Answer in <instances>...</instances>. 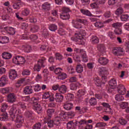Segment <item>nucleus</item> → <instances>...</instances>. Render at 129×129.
I'll list each match as a JSON object with an SVG mask.
<instances>
[{"instance_id":"53","label":"nucleus","mask_w":129,"mask_h":129,"mask_svg":"<svg viewBox=\"0 0 129 129\" xmlns=\"http://www.w3.org/2000/svg\"><path fill=\"white\" fill-rule=\"evenodd\" d=\"M60 120H61V119L59 118V116L55 117V118L53 121V124H55V125H58L60 124Z\"/></svg>"},{"instance_id":"33","label":"nucleus","mask_w":129,"mask_h":129,"mask_svg":"<svg viewBox=\"0 0 129 129\" xmlns=\"http://www.w3.org/2000/svg\"><path fill=\"white\" fill-rule=\"evenodd\" d=\"M22 47L26 53H30L32 51V47L30 45H24L22 46Z\"/></svg>"},{"instance_id":"22","label":"nucleus","mask_w":129,"mask_h":129,"mask_svg":"<svg viewBox=\"0 0 129 129\" xmlns=\"http://www.w3.org/2000/svg\"><path fill=\"white\" fill-rule=\"evenodd\" d=\"M32 108L34 109V110L37 111L38 114L42 113V107L40 104L33 105Z\"/></svg>"},{"instance_id":"43","label":"nucleus","mask_w":129,"mask_h":129,"mask_svg":"<svg viewBox=\"0 0 129 129\" xmlns=\"http://www.w3.org/2000/svg\"><path fill=\"white\" fill-rule=\"evenodd\" d=\"M81 55H82V57L83 58V62H87L88 61V59H87V56L86 55V53H85V51H82L81 53Z\"/></svg>"},{"instance_id":"50","label":"nucleus","mask_w":129,"mask_h":129,"mask_svg":"<svg viewBox=\"0 0 129 129\" xmlns=\"http://www.w3.org/2000/svg\"><path fill=\"white\" fill-rule=\"evenodd\" d=\"M30 100H31V101H32V103H33V106H34V105H39V103H38L39 102V100H38V99L33 97L31 98Z\"/></svg>"},{"instance_id":"11","label":"nucleus","mask_w":129,"mask_h":129,"mask_svg":"<svg viewBox=\"0 0 129 129\" xmlns=\"http://www.w3.org/2000/svg\"><path fill=\"white\" fill-rule=\"evenodd\" d=\"M117 91L119 94L124 95L125 94V87L122 85H119L117 87Z\"/></svg>"},{"instance_id":"32","label":"nucleus","mask_w":129,"mask_h":129,"mask_svg":"<svg viewBox=\"0 0 129 129\" xmlns=\"http://www.w3.org/2000/svg\"><path fill=\"white\" fill-rule=\"evenodd\" d=\"M16 119L15 120L16 122L18 123H24V118L22 115H19V114L16 115Z\"/></svg>"},{"instance_id":"25","label":"nucleus","mask_w":129,"mask_h":129,"mask_svg":"<svg viewBox=\"0 0 129 129\" xmlns=\"http://www.w3.org/2000/svg\"><path fill=\"white\" fill-rule=\"evenodd\" d=\"M2 57L4 59L8 60L12 58V54L8 52H4L2 54Z\"/></svg>"},{"instance_id":"45","label":"nucleus","mask_w":129,"mask_h":129,"mask_svg":"<svg viewBox=\"0 0 129 129\" xmlns=\"http://www.w3.org/2000/svg\"><path fill=\"white\" fill-rule=\"evenodd\" d=\"M66 112H64V111H61L59 113V116H58L59 118H60V119H63L66 118Z\"/></svg>"},{"instance_id":"42","label":"nucleus","mask_w":129,"mask_h":129,"mask_svg":"<svg viewBox=\"0 0 129 129\" xmlns=\"http://www.w3.org/2000/svg\"><path fill=\"white\" fill-rule=\"evenodd\" d=\"M42 36L44 37V38H47L49 37V31L47 29H44L42 32Z\"/></svg>"},{"instance_id":"15","label":"nucleus","mask_w":129,"mask_h":129,"mask_svg":"<svg viewBox=\"0 0 129 129\" xmlns=\"http://www.w3.org/2000/svg\"><path fill=\"white\" fill-rule=\"evenodd\" d=\"M68 89V87H67V86L66 85H61L59 87L58 91L60 92V93H62V94H64L67 92Z\"/></svg>"},{"instance_id":"49","label":"nucleus","mask_w":129,"mask_h":129,"mask_svg":"<svg viewBox=\"0 0 129 129\" xmlns=\"http://www.w3.org/2000/svg\"><path fill=\"white\" fill-rule=\"evenodd\" d=\"M66 115L68 116L70 118H72L75 116V112L73 111H71L68 112H66Z\"/></svg>"},{"instance_id":"18","label":"nucleus","mask_w":129,"mask_h":129,"mask_svg":"<svg viewBox=\"0 0 129 129\" xmlns=\"http://www.w3.org/2000/svg\"><path fill=\"white\" fill-rule=\"evenodd\" d=\"M19 112H20V110L17 109V107L16 106H13L9 111L10 114H16L18 115L19 114Z\"/></svg>"},{"instance_id":"61","label":"nucleus","mask_w":129,"mask_h":129,"mask_svg":"<svg viewBox=\"0 0 129 129\" xmlns=\"http://www.w3.org/2000/svg\"><path fill=\"white\" fill-rule=\"evenodd\" d=\"M55 57L56 60H59V61H61L63 59V55L59 53L55 54Z\"/></svg>"},{"instance_id":"52","label":"nucleus","mask_w":129,"mask_h":129,"mask_svg":"<svg viewBox=\"0 0 129 129\" xmlns=\"http://www.w3.org/2000/svg\"><path fill=\"white\" fill-rule=\"evenodd\" d=\"M95 26L96 27V28H98V29H100L101 28H103L104 25L103 23L101 22H96L94 24Z\"/></svg>"},{"instance_id":"8","label":"nucleus","mask_w":129,"mask_h":129,"mask_svg":"<svg viewBox=\"0 0 129 129\" xmlns=\"http://www.w3.org/2000/svg\"><path fill=\"white\" fill-rule=\"evenodd\" d=\"M18 77V74H17V71L15 70H10L9 71V78L11 80H15L16 78Z\"/></svg>"},{"instance_id":"37","label":"nucleus","mask_w":129,"mask_h":129,"mask_svg":"<svg viewBox=\"0 0 129 129\" xmlns=\"http://www.w3.org/2000/svg\"><path fill=\"white\" fill-rule=\"evenodd\" d=\"M76 70L78 73H82V72H83V66L79 63L77 65Z\"/></svg>"},{"instance_id":"9","label":"nucleus","mask_w":129,"mask_h":129,"mask_svg":"<svg viewBox=\"0 0 129 129\" xmlns=\"http://www.w3.org/2000/svg\"><path fill=\"white\" fill-rule=\"evenodd\" d=\"M9 107V105L7 104H4L2 105L1 111L2 113V115L4 117H8V113L6 112V109Z\"/></svg>"},{"instance_id":"21","label":"nucleus","mask_w":129,"mask_h":129,"mask_svg":"<svg viewBox=\"0 0 129 129\" xmlns=\"http://www.w3.org/2000/svg\"><path fill=\"white\" fill-rule=\"evenodd\" d=\"M109 85L111 86V88L112 89H115L116 87V80L115 79H112L109 81Z\"/></svg>"},{"instance_id":"34","label":"nucleus","mask_w":129,"mask_h":129,"mask_svg":"<svg viewBox=\"0 0 129 129\" xmlns=\"http://www.w3.org/2000/svg\"><path fill=\"white\" fill-rule=\"evenodd\" d=\"M60 19H62V20H69V19H70V14L62 13L61 14H60Z\"/></svg>"},{"instance_id":"40","label":"nucleus","mask_w":129,"mask_h":129,"mask_svg":"<svg viewBox=\"0 0 129 129\" xmlns=\"http://www.w3.org/2000/svg\"><path fill=\"white\" fill-rule=\"evenodd\" d=\"M85 94V90L81 89L79 90L78 92L77 93V95L78 97H81V96H83Z\"/></svg>"},{"instance_id":"55","label":"nucleus","mask_w":129,"mask_h":129,"mask_svg":"<svg viewBox=\"0 0 129 129\" xmlns=\"http://www.w3.org/2000/svg\"><path fill=\"white\" fill-rule=\"evenodd\" d=\"M10 91V89L9 88H2L0 89V92L1 93H3V94L9 93Z\"/></svg>"},{"instance_id":"62","label":"nucleus","mask_w":129,"mask_h":129,"mask_svg":"<svg viewBox=\"0 0 129 129\" xmlns=\"http://www.w3.org/2000/svg\"><path fill=\"white\" fill-rule=\"evenodd\" d=\"M95 2L97 3L98 7H99L100 5H104L105 4V2H106V0H96Z\"/></svg>"},{"instance_id":"48","label":"nucleus","mask_w":129,"mask_h":129,"mask_svg":"<svg viewBox=\"0 0 129 129\" xmlns=\"http://www.w3.org/2000/svg\"><path fill=\"white\" fill-rule=\"evenodd\" d=\"M21 14L23 15V16H29V15H30V10L26 8L22 11Z\"/></svg>"},{"instance_id":"23","label":"nucleus","mask_w":129,"mask_h":129,"mask_svg":"<svg viewBox=\"0 0 129 129\" xmlns=\"http://www.w3.org/2000/svg\"><path fill=\"white\" fill-rule=\"evenodd\" d=\"M97 49L101 53H103L105 51V46L103 44H99L97 45Z\"/></svg>"},{"instance_id":"29","label":"nucleus","mask_w":129,"mask_h":129,"mask_svg":"<svg viewBox=\"0 0 129 129\" xmlns=\"http://www.w3.org/2000/svg\"><path fill=\"white\" fill-rule=\"evenodd\" d=\"M98 73L99 75L102 76L106 74V73H107V71L104 68H99Z\"/></svg>"},{"instance_id":"3","label":"nucleus","mask_w":129,"mask_h":129,"mask_svg":"<svg viewBox=\"0 0 129 129\" xmlns=\"http://www.w3.org/2000/svg\"><path fill=\"white\" fill-rule=\"evenodd\" d=\"M46 58L45 57H41L37 61V64L34 66V70H36L37 72H39L42 67H45V61Z\"/></svg>"},{"instance_id":"7","label":"nucleus","mask_w":129,"mask_h":129,"mask_svg":"<svg viewBox=\"0 0 129 129\" xmlns=\"http://www.w3.org/2000/svg\"><path fill=\"white\" fill-rule=\"evenodd\" d=\"M76 122V124H78L79 129H84L87 123V120L86 119H81L80 121H77Z\"/></svg>"},{"instance_id":"58","label":"nucleus","mask_w":129,"mask_h":129,"mask_svg":"<svg viewBox=\"0 0 129 129\" xmlns=\"http://www.w3.org/2000/svg\"><path fill=\"white\" fill-rule=\"evenodd\" d=\"M103 16L106 19H108V18H110V17H111V12H110V11H106L104 14Z\"/></svg>"},{"instance_id":"26","label":"nucleus","mask_w":129,"mask_h":129,"mask_svg":"<svg viewBox=\"0 0 129 129\" xmlns=\"http://www.w3.org/2000/svg\"><path fill=\"white\" fill-rule=\"evenodd\" d=\"M91 42L92 44L96 45V44H98V43H99V39L97 36H93L91 38Z\"/></svg>"},{"instance_id":"30","label":"nucleus","mask_w":129,"mask_h":129,"mask_svg":"<svg viewBox=\"0 0 129 129\" xmlns=\"http://www.w3.org/2000/svg\"><path fill=\"white\" fill-rule=\"evenodd\" d=\"M0 43L1 44H7V43H9V37L7 36H1Z\"/></svg>"},{"instance_id":"36","label":"nucleus","mask_w":129,"mask_h":129,"mask_svg":"<svg viewBox=\"0 0 129 129\" xmlns=\"http://www.w3.org/2000/svg\"><path fill=\"white\" fill-rule=\"evenodd\" d=\"M57 78L59 80H64V79H66L67 78V75L64 73H61L59 74Z\"/></svg>"},{"instance_id":"59","label":"nucleus","mask_w":129,"mask_h":129,"mask_svg":"<svg viewBox=\"0 0 129 129\" xmlns=\"http://www.w3.org/2000/svg\"><path fill=\"white\" fill-rule=\"evenodd\" d=\"M119 122L120 123V124H121V125H125L127 121H126V120L123 118H121L119 120Z\"/></svg>"},{"instance_id":"2","label":"nucleus","mask_w":129,"mask_h":129,"mask_svg":"<svg viewBox=\"0 0 129 129\" xmlns=\"http://www.w3.org/2000/svg\"><path fill=\"white\" fill-rule=\"evenodd\" d=\"M83 24L84 25H86L87 24V20L81 19H78L77 21L73 20L72 21V24L73 27L76 28V29H82L83 26L81 24Z\"/></svg>"},{"instance_id":"51","label":"nucleus","mask_w":129,"mask_h":129,"mask_svg":"<svg viewBox=\"0 0 129 129\" xmlns=\"http://www.w3.org/2000/svg\"><path fill=\"white\" fill-rule=\"evenodd\" d=\"M115 98L117 101L119 102L122 101L124 99L123 96H122L121 94L116 95Z\"/></svg>"},{"instance_id":"60","label":"nucleus","mask_w":129,"mask_h":129,"mask_svg":"<svg viewBox=\"0 0 129 129\" xmlns=\"http://www.w3.org/2000/svg\"><path fill=\"white\" fill-rule=\"evenodd\" d=\"M96 127H104L106 126V123L103 122L97 123L96 125Z\"/></svg>"},{"instance_id":"13","label":"nucleus","mask_w":129,"mask_h":129,"mask_svg":"<svg viewBox=\"0 0 129 129\" xmlns=\"http://www.w3.org/2000/svg\"><path fill=\"white\" fill-rule=\"evenodd\" d=\"M63 107L66 110H71L73 108V103L70 102H66L64 103Z\"/></svg>"},{"instance_id":"20","label":"nucleus","mask_w":129,"mask_h":129,"mask_svg":"<svg viewBox=\"0 0 129 129\" xmlns=\"http://www.w3.org/2000/svg\"><path fill=\"white\" fill-rule=\"evenodd\" d=\"M23 92L25 94H31V93H33V89H32V87H25L24 89Z\"/></svg>"},{"instance_id":"4","label":"nucleus","mask_w":129,"mask_h":129,"mask_svg":"<svg viewBox=\"0 0 129 129\" xmlns=\"http://www.w3.org/2000/svg\"><path fill=\"white\" fill-rule=\"evenodd\" d=\"M13 62L15 64L20 65L21 64H24L26 62V60H25V57L23 56H17L13 58Z\"/></svg>"},{"instance_id":"47","label":"nucleus","mask_w":129,"mask_h":129,"mask_svg":"<svg viewBox=\"0 0 129 129\" xmlns=\"http://www.w3.org/2000/svg\"><path fill=\"white\" fill-rule=\"evenodd\" d=\"M48 28L50 31L55 32L57 30V25L56 24H50Z\"/></svg>"},{"instance_id":"64","label":"nucleus","mask_w":129,"mask_h":129,"mask_svg":"<svg viewBox=\"0 0 129 129\" xmlns=\"http://www.w3.org/2000/svg\"><path fill=\"white\" fill-rule=\"evenodd\" d=\"M33 129H41V123L38 122L34 124L33 126Z\"/></svg>"},{"instance_id":"35","label":"nucleus","mask_w":129,"mask_h":129,"mask_svg":"<svg viewBox=\"0 0 129 129\" xmlns=\"http://www.w3.org/2000/svg\"><path fill=\"white\" fill-rule=\"evenodd\" d=\"M94 81L96 86H98L99 87H100L101 86V84H102V82H101V81L99 79V78H95L94 79Z\"/></svg>"},{"instance_id":"24","label":"nucleus","mask_w":129,"mask_h":129,"mask_svg":"<svg viewBox=\"0 0 129 129\" xmlns=\"http://www.w3.org/2000/svg\"><path fill=\"white\" fill-rule=\"evenodd\" d=\"M67 127L69 129H76V124L73 122V121H70L67 123Z\"/></svg>"},{"instance_id":"31","label":"nucleus","mask_w":129,"mask_h":129,"mask_svg":"<svg viewBox=\"0 0 129 129\" xmlns=\"http://www.w3.org/2000/svg\"><path fill=\"white\" fill-rule=\"evenodd\" d=\"M55 112V109H48L47 110V115L46 117L47 118H51L53 116V113Z\"/></svg>"},{"instance_id":"46","label":"nucleus","mask_w":129,"mask_h":129,"mask_svg":"<svg viewBox=\"0 0 129 129\" xmlns=\"http://www.w3.org/2000/svg\"><path fill=\"white\" fill-rule=\"evenodd\" d=\"M25 78L21 79L20 80H18L16 83V86L17 87H20L21 86L20 84H22V83H24L25 82Z\"/></svg>"},{"instance_id":"14","label":"nucleus","mask_w":129,"mask_h":129,"mask_svg":"<svg viewBox=\"0 0 129 129\" xmlns=\"http://www.w3.org/2000/svg\"><path fill=\"white\" fill-rule=\"evenodd\" d=\"M8 83V77L6 76H3L0 79V86L3 87Z\"/></svg>"},{"instance_id":"17","label":"nucleus","mask_w":129,"mask_h":129,"mask_svg":"<svg viewBox=\"0 0 129 129\" xmlns=\"http://www.w3.org/2000/svg\"><path fill=\"white\" fill-rule=\"evenodd\" d=\"M4 29L10 35H15L16 34V30L13 27H5Z\"/></svg>"},{"instance_id":"10","label":"nucleus","mask_w":129,"mask_h":129,"mask_svg":"<svg viewBox=\"0 0 129 129\" xmlns=\"http://www.w3.org/2000/svg\"><path fill=\"white\" fill-rule=\"evenodd\" d=\"M108 59L105 57H99L98 59V63L103 66L107 65V64L108 63Z\"/></svg>"},{"instance_id":"39","label":"nucleus","mask_w":129,"mask_h":129,"mask_svg":"<svg viewBox=\"0 0 129 129\" xmlns=\"http://www.w3.org/2000/svg\"><path fill=\"white\" fill-rule=\"evenodd\" d=\"M128 15L127 14H122L120 16V20L122 22H126V21H128Z\"/></svg>"},{"instance_id":"1","label":"nucleus","mask_w":129,"mask_h":129,"mask_svg":"<svg viewBox=\"0 0 129 129\" xmlns=\"http://www.w3.org/2000/svg\"><path fill=\"white\" fill-rule=\"evenodd\" d=\"M79 34H77L75 37H73L71 38V40L74 42H79V45H82L83 44V36L85 35V31L81 30L79 32Z\"/></svg>"},{"instance_id":"57","label":"nucleus","mask_w":129,"mask_h":129,"mask_svg":"<svg viewBox=\"0 0 129 129\" xmlns=\"http://www.w3.org/2000/svg\"><path fill=\"white\" fill-rule=\"evenodd\" d=\"M73 58L74 61H76V62H81V60H80V56L77 54H74L73 56Z\"/></svg>"},{"instance_id":"27","label":"nucleus","mask_w":129,"mask_h":129,"mask_svg":"<svg viewBox=\"0 0 129 129\" xmlns=\"http://www.w3.org/2000/svg\"><path fill=\"white\" fill-rule=\"evenodd\" d=\"M18 2H16L13 5V7L15 10H19L21 8L22 6V4L21 3V0H18Z\"/></svg>"},{"instance_id":"56","label":"nucleus","mask_w":129,"mask_h":129,"mask_svg":"<svg viewBox=\"0 0 129 129\" xmlns=\"http://www.w3.org/2000/svg\"><path fill=\"white\" fill-rule=\"evenodd\" d=\"M61 11L62 12V14H69L70 12V9L68 7H62Z\"/></svg>"},{"instance_id":"16","label":"nucleus","mask_w":129,"mask_h":129,"mask_svg":"<svg viewBox=\"0 0 129 129\" xmlns=\"http://www.w3.org/2000/svg\"><path fill=\"white\" fill-rule=\"evenodd\" d=\"M55 99L56 102H62L63 99H64V96L60 93H56L55 94Z\"/></svg>"},{"instance_id":"28","label":"nucleus","mask_w":129,"mask_h":129,"mask_svg":"<svg viewBox=\"0 0 129 129\" xmlns=\"http://www.w3.org/2000/svg\"><path fill=\"white\" fill-rule=\"evenodd\" d=\"M80 12L83 15H85V16H88V17H91L92 14L90 13L89 10H85V9H81Z\"/></svg>"},{"instance_id":"41","label":"nucleus","mask_w":129,"mask_h":129,"mask_svg":"<svg viewBox=\"0 0 129 129\" xmlns=\"http://www.w3.org/2000/svg\"><path fill=\"white\" fill-rule=\"evenodd\" d=\"M76 84V85L72 84L70 85L71 90H76V89H77V86H79V85H80V84L79 82H77Z\"/></svg>"},{"instance_id":"5","label":"nucleus","mask_w":129,"mask_h":129,"mask_svg":"<svg viewBox=\"0 0 129 129\" xmlns=\"http://www.w3.org/2000/svg\"><path fill=\"white\" fill-rule=\"evenodd\" d=\"M123 53H124V50L121 47H114L112 49V53L115 56H121Z\"/></svg>"},{"instance_id":"54","label":"nucleus","mask_w":129,"mask_h":129,"mask_svg":"<svg viewBox=\"0 0 129 129\" xmlns=\"http://www.w3.org/2000/svg\"><path fill=\"white\" fill-rule=\"evenodd\" d=\"M38 30H39V26L34 25L32 28H30V32L31 33H36V32H38Z\"/></svg>"},{"instance_id":"38","label":"nucleus","mask_w":129,"mask_h":129,"mask_svg":"<svg viewBox=\"0 0 129 129\" xmlns=\"http://www.w3.org/2000/svg\"><path fill=\"white\" fill-rule=\"evenodd\" d=\"M89 102L92 106H94V105H96V104H97V101H96V99H95V98H91Z\"/></svg>"},{"instance_id":"44","label":"nucleus","mask_w":129,"mask_h":129,"mask_svg":"<svg viewBox=\"0 0 129 129\" xmlns=\"http://www.w3.org/2000/svg\"><path fill=\"white\" fill-rule=\"evenodd\" d=\"M123 9L122 8H119L116 10L115 14V15H117V16H119V15H121L122 14H123Z\"/></svg>"},{"instance_id":"12","label":"nucleus","mask_w":129,"mask_h":129,"mask_svg":"<svg viewBox=\"0 0 129 129\" xmlns=\"http://www.w3.org/2000/svg\"><path fill=\"white\" fill-rule=\"evenodd\" d=\"M45 123H47L48 127H53L54 126V122L53 120H51V118H48L46 117L44 118Z\"/></svg>"},{"instance_id":"63","label":"nucleus","mask_w":129,"mask_h":129,"mask_svg":"<svg viewBox=\"0 0 129 129\" xmlns=\"http://www.w3.org/2000/svg\"><path fill=\"white\" fill-rule=\"evenodd\" d=\"M114 33L116 35H121L122 33V30L119 28H116L114 30Z\"/></svg>"},{"instance_id":"19","label":"nucleus","mask_w":129,"mask_h":129,"mask_svg":"<svg viewBox=\"0 0 129 129\" xmlns=\"http://www.w3.org/2000/svg\"><path fill=\"white\" fill-rule=\"evenodd\" d=\"M51 9V4L48 2L44 3L42 5V9L43 10V11H45L47 12V11H49V10Z\"/></svg>"},{"instance_id":"6","label":"nucleus","mask_w":129,"mask_h":129,"mask_svg":"<svg viewBox=\"0 0 129 129\" xmlns=\"http://www.w3.org/2000/svg\"><path fill=\"white\" fill-rule=\"evenodd\" d=\"M7 100L9 103H14L17 101V96L15 93H10L7 96Z\"/></svg>"}]
</instances>
